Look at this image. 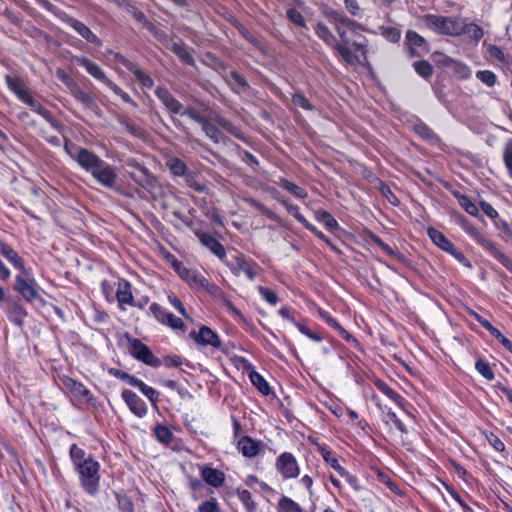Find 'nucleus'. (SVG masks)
<instances>
[{
    "label": "nucleus",
    "mask_w": 512,
    "mask_h": 512,
    "mask_svg": "<svg viewBox=\"0 0 512 512\" xmlns=\"http://www.w3.org/2000/svg\"><path fill=\"white\" fill-rule=\"evenodd\" d=\"M462 34H466L470 38H472V39L477 41V40H480L483 37L484 33H483L482 28L479 27L478 25L473 24V23L466 24L464 22V28H463V33Z\"/></svg>",
    "instance_id": "40"
},
{
    "label": "nucleus",
    "mask_w": 512,
    "mask_h": 512,
    "mask_svg": "<svg viewBox=\"0 0 512 512\" xmlns=\"http://www.w3.org/2000/svg\"><path fill=\"white\" fill-rule=\"evenodd\" d=\"M118 507L121 512H134L132 501L126 496H117Z\"/></svg>",
    "instance_id": "57"
},
{
    "label": "nucleus",
    "mask_w": 512,
    "mask_h": 512,
    "mask_svg": "<svg viewBox=\"0 0 512 512\" xmlns=\"http://www.w3.org/2000/svg\"><path fill=\"white\" fill-rule=\"evenodd\" d=\"M122 398L135 416L142 418L147 414L145 402L133 391L124 389L122 391Z\"/></svg>",
    "instance_id": "15"
},
{
    "label": "nucleus",
    "mask_w": 512,
    "mask_h": 512,
    "mask_svg": "<svg viewBox=\"0 0 512 512\" xmlns=\"http://www.w3.org/2000/svg\"><path fill=\"white\" fill-rule=\"evenodd\" d=\"M488 56H489V58H491L493 60H497V61H501V62L505 60L503 51L495 45H490L488 47Z\"/></svg>",
    "instance_id": "61"
},
{
    "label": "nucleus",
    "mask_w": 512,
    "mask_h": 512,
    "mask_svg": "<svg viewBox=\"0 0 512 512\" xmlns=\"http://www.w3.org/2000/svg\"><path fill=\"white\" fill-rule=\"evenodd\" d=\"M196 236L199 241L207 247L213 254L219 257L221 260L225 259L226 252L224 246L215 239L212 235L205 232H196Z\"/></svg>",
    "instance_id": "17"
},
{
    "label": "nucleus",
    "mask_w": 512,
    "mask_h": 512,
    "mask_svg": "<svg viewBox=\"0 0 512 512\" xmlns=\"http://www.w3.org/2000/svg\"><path fill=\"white\" fill-rule=\"evenodd\" d=\"M171 50L186 64L193 65L194 58L187 50V48L181 43H173Z\"/></svg>",
    "instance_id": "32"
},
{
    "label": "nucleus",
    "mask_w": 512,
    "mask_h": 512,
    "mask_svg": "<svg viewBox=\"0 0 512 512\" xmlns=\"http://www.w3.org/2000/svg\"><path fill=\"white\" fill-rule=\"evenodd\" d=\"M64 149L67 154L75 160L83 170L90 173L100 185L105 188H113L116 185L118 174L115 168L94 152L67 143Z\"/></svg>",
    "instance_id": "2"
},
{
    "label": "nucleus",
    "mask_w": 512,
    "mask_h": 512,
    "mask_svg": "<svg viewBox=\"0 0 512 512\" xmlns=\"http://www.w3.org/2000/svg\"><path fill=\"white\" fill-rule=\"evenodd\" d=\"M132 73L134 74L136 80L146 88H151L154 84L153 79L144 71L138 68H131Z\"/></svg>",
    "instance_id": "39"
},
{
    "label": "nucleus",
    "mask_w": 512,
    "mask_h": 512,
    "mask_svg": "<svg viewBox=\"0 0 512 512\" xmlns=\"http://www.w3.org/2000/svg\"><path fill=\"white\" fill-rule=\"evenodd\" d=\"M62 384L74 397L82 401H90L92 399L90 391L80 382L70 377H63Z\"/></svg>",
    "instance_id": "16"
},
{
    "label": "nucleus",
    "mask_w": 512,
    "mask_h": 512,
    "mask_svg": "<svg viewBox=\"0 0 512 512\" xmlns=\"http://www.w3.org/2000/svg\"><path fill=\"white\" fill-rule=\"evenodd\" d=\"M249 377H250L252 384L258 389V391L260 393H262L263 395L270 394V392H271L270 386H269L268 382L263 378L262 375H260L257 372H251Z\"/></svg>",
    "instance_id": "31"
},
{
    "label": "nucleus",
    "mask_w": 512,
    "mask_h": 512,
    "mask_svg": "<svg viewBox=\"0 0 512 512\" xmlns=\"http://www.w3.org/2000/svg\"><path fill=\"white\" fill-rule=\"evenodd\" d=\"M131 354L137 360L142 361L151 367H158L161 365V361L153 355L150 348L138 339H134L131 342Z\"/></svg>",
    "instance_id": "11"
},
{
    "label": "nucleus",
    "mask_w": 512,
    "mask_h": 512,
    "mask_svg": "<svg viewBox=\"0 0 512 512\" xmlns=\"http://www.w3.org/2000/svg\"><path fill=\"white\" fill-rule=\"evenodd\" d=\"M116 299L121 310L125 311L127 306H135L131 284L125 279L117 282Z\"/></svg>",
    "instance_id": "14"
},
{
    "label": "nucleus",
    "mask_w": 512,
    "mask_h": 512,
    "mask_svg": "<svg viewBox=\"0 0 512 512\" xmlns=\"http://www.w3.org/2000/svg\"><path fill=\"white\" fill-rule=\"evenodd\" d=\"M427 234L431 241L443 251H445V249L450 247V244H452V242L447 239L442 232L433 227L427 229Z\"/></svg>",
    "instance_id": "29"
},
{
    "label": "nucleus",
    "mask_w": 512,
    "mask_h": 512,
    "mask_svg": "<svg viewBox=\"0 0 512 512\" xmlns=\"http://www.w3.org/2000/svg\"><path fill=\"white\" fill-rule=\"evenodd\" d=\"M458 202L460 206L471 216L478 215V207L475 203H473L467 196L461 195L458 197Z\"/></svg>",
    "instance_id": "38"
},
{
    "label": "nucleus",
    "mask_w": 512,
    "mask_h": 512,
    "mask_svg": "<svg viewBox=\"0 0 512 512\" xmlns=\"http://www.w3.org/2000/svg\"><path fill=\"white\" fill-rule=\"evenodd\" d=\"M15 290H17L27 301H33L39 296L35 280L32 278H25L22 275L16 276Z\"/></svg>",
    "instance_id": "13"
},
{
    "label": "nucleus",
    "mask_w": 512,
    "mask_h": 512,
    "mask_svg": "<svg viewBox=\"0 0 512 512\" xmlns=\"http://www.w3.org/2000/svg\"><path fill=\"white\" fill-rule=\"evenodd\" d=\"M318 220L321 221L325 225V227L329 230H335L339 226L338 222L327 211L320 212L318 215Z\"/></svg>",
    "instance_id": "45"
},
{
    "label": "nucleus",
    "mask_w": 512,
    "mask_h": 512,
    "mask_svg": "<svg viewBox=\"0 0 512 512\" xmlns=\"http://www.w3.org/2000/svg\"><path fill=\"white\" fill-rule=\"evenodd\" d=\"M212 121L215 122V124L218 126L219 129L221 128V129L229 132L230 134L234 135L235 137L241 138L239 130L235 126H233L229 121L222 118L221 116L215 115L212 118Z\"/></svg>",
    "instance_id": "35"
},
{
    "label": "nucleus",
    "mask_w": 512,
    "mask_h": 512,
    "mask_svg": "<svg viewBox=\"0 0 512 512\" xmlns=\"http://www.w3.org/2000/svg\"><path fill=\"white\" fill-rule=\"evenodd\" d=\"M382 35L390 42H397L400 39V31L395 27H382Z\"/></svg>",
    "instance_id": "51"
},
{
    "label": "nucleus",
    "mask_w": 512,
    "mask_h": 512,
    "mask_svg": "<svg viewBox=\"0 0 512 512\" xmlns=\"http://www.w3.org/2000/svg\"><path fill=\"white\" fill-rule=\"evenodd\" d=\"M201 476L206 483L215 488L220 487L225 480V475L223 472L210 467L203 468L201 471Z\"/></svg>",
    "instance_id": "24"
},
{
    "label": "nucleus",
    "mask_w": 512,
    "mask_h": 512,
    "mask_svg": "<svg viewBox=\"0 0 512 512\" xmlns=\"http://www.w3.org/2000/svg\"><path fill=\"white\" fill-rule=\"evenodd\" d=\"M503 158L506 168L508 169L509 174L512 177V143H508L506 145L503 153Z\"/></svg>",
    "instance_id": "60"
},
{
    "label": "nucleus",
    "mask_w": 512,
    "mask_h": 512,
    "mask_svg": "<svg viewBox=\"0 0 512 512\" xmlns=\"http://www.w3.org/2000/svg\"><path fill=\"white\" fill-rule=\"evenodd\" d=\"M421 22L427 29L439 35L459 36L463 33L464 21L457 16L426 14Z\"/></svg>",
    "instance_id": "3"
},
{
    "label": "nucleus",
    "mask_w": 512,
    "mask_h": 512,
    "mask_svg": "<svg viewBox=\"0 0 512 512\" xmlns=\"http://www.w3.org/2000/svg\"><path fill=\"white\" fill-rule=\"evenodd\" d=\"M464 228L470 237H472L491 256L496 258L502 265H504L505 267H509L511 265V260L498 249L495 243L486 238L476 227L466 224Z\"/></svg>",
    "instance_id": "7"
},
{
    "label": "nucleus",
    "mask_w": 512,
    "mask_h": 512,
    "mask_svg": "<svg viewBox=\"0 0 512 512\" xmlns=\"http://www.w3.org/2000/svg\"><path fill=\"white\" fill-rule=\"evenodd\" d=\"M8 88L22 101V99L30 92L26 89L24 82L13 76H6L5 78Z\"/></svg>",
    "instance_id": "26"
},
{
    "label": "nucleus",
    "mask_w": 512,
    "mask_h": 512,
    "mask_svg": "<svg viewBox=\"0 0 512 512\" xmlns=\"http://www.w3.org/2000/svg\"><path fill=\"white\" fill-rule=\"evenodd\" d=\"M476 77H477V79H479L481 82H483L484 84H486L489 87L494 86L496 83V80H497L496 75L492 71H489V70L477 71Z\"/></svg>",
    "instance_id": "44"
},
{
    "label": "nucleus",
    "mask_w": 512,
    "mask_h": 512,
    "mask_svg": "<svg viewBox=\"0 0 512 512\" xmlns=\"http://www.w3.org/2000/svg\"><path fill=\"white\" fill-rule=\"evenodd\" d=\"M169 303L185 318H189V315L181 302V300L173 293H169L168 296Z\"/></svg>",
    "instance_id": "50"
},
{
    "label": "nucleus",
    "mask_w": 512,
    "mask_h": 512,
    "mask_svg": "<svg viewBox=\"0 0 512 512\" xmlns=\"http://www.w3.org/2000/svg\"><path fill=\"white\" fill-rule=\"evenodd\" d=\"M414 69L423 78H428L432 75L433 68L427 61H417L414 63Z\"/></svg>",
    "instance_id": "43"
},
{
    "label": "nucleus",
    "mask_w": 512,
    "mask_h": 512,
    "mask_svg": "<svg viewBox=\"0 0 512 512\" xmlns=\"http://www.w3.org/2000/svg\"><path fill=\"white\" fill-rule=\"evenodd\" d=\"M347 11L353 15L360 17L362 15V9L360 8L357 0H343Z\"/></svg>",
    "instance_id": "56"
},
{
    "label": "nucleus",
    "mask_w": 512,
    "mask_h": 512,
    "mask_svg": "<svg viewBox=\"0 0 512 512\" xmlns=\"http://www.w3.org/2000/svg\"><path fill=\"white\" fill-rule=\"evenodd\" d=\"M276 468L285 479L296 478L300 472L296 458L288 452L279 455Z\"/></svg>",
    "instance_id": "10"
},
{
    "label": "nucleus",
    "mask_w": 512,
    "mask_h": 512,
    "mask_svg": "<svg viewBox=\"0 0 512 512\" xmlns=\"http://www.w3.org/2000/svg\"><path fill=\"white\" fill-rule=\"evenodd\" d=\"M198 511L199 512H220L216 499H210L208 501L203 502L198 507Z\"/></svg>",
    "instance_id": "58"
},
{
    "label": "nucleus",
    "mask_w": 512,
    "mask_h": 512,
    "mask_svg": "<svg viewBox=\"0 0 512 512\" xmlns=\"http://www.w3.org/2000/svg\"><path fill=\"white\" fill-rule=\"evenodd\" d=\"M257 290H258L259 294L262 296V298L265 301H267L269 304L274 306L278 303L279 299H278L277 294L274 291H272L266 287H263V286H258Z\"/></svg>",
    "instance_id": "47"
},
{
    "label": "nucleus",
    "mask_w": 512,
    "mask_h": 512,
    "mask_svg": "<svg viewBox=\"0 0 512 512\" xmlns=\"http://www.w3.org/2000/svg\"><path fill=\"white\" fill-rule=\"evenodd\" d=\"M173 267L182 280H184L192 289H200L204 286L206 277L199 271L185 267L182 263L175 260Z\"/></svg>",
    "instance_id": "8"
},
{
    "label": "nucleus",
    "mask_w": 512,
    "mask_h": 512,
    "mask_svg": "<svg viewBox=\"0 0 512 512\" xmlns=\"http://www.w3.org/2000/svg\"><path fill=\"white\" fill-rule=\"evenodd\" d=\"M190 336L201 346L221 347V340L216 332L207 326H202L197 333L192 332Z\"/></svg>",
    "instance_id": "12"
},
{
    "label": "nucleus",
    "mask_w": 512,
    "mask_h": 512,
    "mask_svg": "<svg viewBox=\"0 0 512 512\" xmlns=\"http://www.w3.org/2000/svg\"><path fill=\"white\" fill-rule=\"evenodd\" d=\"M406 39L412 55L419 54L420 52H428V44L425 38L415 31H408Z\"/></svg>",
    "instance_id": "23"
},
{
    "label": "nucleus",
    "mask_w": 512,
    "mask_h": 512,
    "mask_svg": "<svg viewBox=\"0 0 512 512\" xmlns=\"http://www.w3.org/2000/svg\"><path fill=\"white\" fill-rule=\"evenodd\" d=\"M322 456H323L325 462L328 465H330L335 471H337L338 474L343 472L344 468L339 464L337 458L331 451L323 450Z\"/></svg>",
    "instance_id": "46"
},
{
    "label": "nucleus",
    "mask_w": 512,
    "mask_h": 512,
    "mask_svg": "<svg viewBox=\"0 0 512 512\" xmlns=\"http://www.w3.org/2000/svg\"><path fill=\"white\" fill-rule=\"evenodd\" d=\"M70 90L73 96L85 106H91L93 104L92 97L77 85H75V87L71 88Z\"/></svg>",
    "instance_id": "42"
},
{
    "label": "nucleus",
    "mask_w": 512,
    "mask_h": 512,
    "mask_svg": "<svg viewBox=\"0 0 512 512\" xmlns=\"http://www.w3.org/2000/svg\"><path fill=\"white\" fill-rule=\"evenodd\" d=\"M108 87L116 95L120 96L123 99V101H125L126 103H130L133 106H136V103L131 99V97L126 92H124L117 84H115L114 82H109Z\"/></svg>",
    "instance_id": "54"
},
{
    "label": "nucleus",
    "mask_w": 512,
    "mask_h": 512,
    "mask_svg": "<svg viewBox=\"0 0 512 512\" xmlns=\"http://www.w3.org/2000/svg\"><path fill=\"white\" fill-rule=\"evenodd\" d=\"M153 316L162 324L169 326L173 330H185V324L179 317L167 312L163 307L157 303H152L149 307Z\"/></svg>",
    "instance_id": "9"
},
{
    "label": "nucleus",
    "mask_w": 512,
    "mask_h": 512,
    "mask_svg": "<svg viewBox=\"0 0 512 512\" xmlns=\"http://www.w3.org/2000/svg\"><path fill=\"white\" fill-rule=\"evenodd\" d=\"M475 369L477 372L482 375L485 379L491 381L494 379V373L488 362L478 359L475 363Z\"/></svg>",
    "instance_id": "37"
},
{
    "label": "nucleus",
    "mask_w": 512,
    "mask_h": 512,
    "mask_svg": "<svg viewBox=\"0 0 512 512\" xmlns=\"http://www.w3.org/2000/svg\"><path fill=\"white\" fill-rule=\"evenodd\" d=\"M31 108L32 111L42 116L52 125H55V119L51 112L47 110L37 99H35L30 93L27 94L21 101Z\"/></svg>",
    "instance_id": "21"
},
{
    "label": "nucleus",
    "mask_w": 512,
    "mask_h": 512,
    "mask_svg": "<svg viewBox=\"0 0 512 512\" xmlns=\"http://www.w3.org/2000/svg\"><path fill=\"white\" fill-rule=\"evenodd\" d=\"M75 61L79 66L84 67L86 69L87 73H89L92 77L101 81L105 85L108 86V83L111 82L107 78L105 72L96 63L90 61L89 59H87L85 57H78L75 59Z\"/></svg>",
    "instance_id": "19"
},
{
    "label": "nucleus",
    "mask_w": 512,
    "mask_h": 512,
    "mask_svg": "<svg viewBox=\"0 0 512 512\" xmlns=\"http://www.w3.org/2000/svg\"><path fill=\"white\" fill-rule=\"evenodd\" d=\"M292 102L296 107H300L307 111L313 110L314 108L309 100L300 93H295L292 95Z\"/></svg>",
    "instance_id": "48"
},
{
    "label": "nucleus",
    "mask_w": 512,
    "mask_h": 512,
    "mask_svg": "<svg viewBox=\"0 0 512 512\" xmlns=\"http://www.w3.org/2000/svg\"><path fill=\"white\" fill-rule=\"evenodd\" d=\"M71 27L88 42L100 45L99 38L84 23L71 19L69 21Z\"/></svg>",
    "instance_id": "25"
},
{
    "label": "nucleus",
    "mask_w": 512,
    "mask_h": 512,
    "mask_svg": "<svg viewBox=\"0 0 512 512\" xmlns=\"http://www.w3.org/2000/svg\"><path fill=\"white\" fill-rule=\"evenodd\" d=\"M167 166H168L170 172L174 176L179 177V176H184L186 174L187 166L179 158H171V159H169L168 162H167Z\"/></svg>",
    "instance_id": "33"
},
{
    "label": "nucleus",
    "mask_w": 512,
    "mask_h": 512,
    "mask_svg": "<svg viewBox=\"0 0 512 512\" xmlns=\"http://www.w3.org/2000/svg\"><path fill=\"white\" fill-rule=\"evenodd\" d=\"M326 16L334 25L341 42H338L330 29L321 22L314 26L316 35L330 46L345 63L349 65L362 63V59H366V44L357 41L350 43L348 36L349 32L362 29V25L334 10L327 11Z\"/></svg>",
    "instance_id": "1"
},
{
    "label": "nucleus",
    "mask_w": 512,
    "mask_h": 512,
    "mask_svg": "<svg viewBox=\"0 0 512 512\" xmlns=\"http://www.w3.org/2000/svg\"><path fill=\"white\" fill-rule=\"evenodd\" d=\"M279 184L297 198L303 199L307 196L305 189L286 179L281 178Z\"/></svg>",
    "instance_id": "34"
},
{
    "label": "nucleus",
    "mask_w": 512,
    "mask_h": 512,
    "mask_svg": "<svg viewBox=\"0 0 512 512\" xmlns=\"http://www.w3.org/2000/svg\"><path fill=\"white\" fill-rule=\"evenodd\" d=\"M486 439L487 441L489 442V444L496 450V451H499V452H503L505 450V444L503 443V441L498 437L496 436L495 434L493 433H489L486 435Z\"/></svg>",
    "instance_id": "55"
},
{
    "label": "nucleus",
    "mask_w": 512,
    "mask_h": 512,
    "mask_svg": "<svg viewBox=\"0 0 512 512\" xmlns=\"http://www.w3.org/2000/svg\"><path fill=\"white\" fill-rule=\"evenodd\" d=\"M387 417L389 420L396 426V428L401 431L402 433H406L407 429L405 425L402 423V421L397 417L396 413L393 412L391 409L387 411Z\"/></svg>",
    "instance_id": "62"
},
{
    "label": "nucleus",
    "mask_w": 512,
    "mask_h": 512,
    "mask_svg": "<svg viewBox=\"0 0 512 512\" xmlns=\"http://www.w3.org/2000/svg\"><path fill=\"white\" fill-rule=\"evenodd\" d=\"M155 435L157 439L163 443H168L172 439L171 431L165 426H157L155 429Z\"/></svg>",
    "instance_id": "52"
},
{
    "label": "nucleus",
    "mask_w": 512,
    "mask_h": 512,
    "mask_svg": "<svg viewBox=\"0 0 512 512\" xmlns=\"http://www.w3.org/2000/svg\"><path fill=\"white\" fill-rule=\"evenodd\" d=\"M377 388L383 394H385L387 397L393 400L404 412H406L408 415H411V405L407 401H405L404 398H402L397 392L390 388L386 383L382 381L377 382Z\"/></svg>",
    "instance_id": "22"
},
{
    "label": "nucleus",
    "mask_w": 512,
    "mask_h": 512,
    "mask_svg": "<svg viewBox=\"0 0 512 512\" xmlns=\"http://www.w3.org/2000/svg\"><path fill=\"white\" fill-rule=\"evenodd\" d=\"M155 94L169 113L186 115L201 124V126L206 122L207 119L199 111L194 108L184 107L166 88L157 87Z\"/></svg>",
    "instance_id": "4"
},
{
    "label": "nucleus",
    "mask_w": 512,
    "mask_h": 512,
    "mask_svg": "<svg viewBox=\"0 0 512 512\" xmlns=\"http://www.w3.org/2000/svg\"><path fill=\"white\" fill-rule=\"evenodd\" d=\"M99 463L92 457H88L86 461L75 467L80 475V481L83 489L93 495L99 488Z\"/></svg>",
    "instance_id": "5"
},
{
    "label": "nucleus",
    "mask_w": 512,
    "mask_h": 512,
    "mask_svg": "<svg viewBox=\"0 0 512 512\" xmlns=\"http://www.w3.org/2000/svg\"><path fill=\"white\" fill-rule=\"evenodd\" d=\"M0 253L14 266V268L22 272L25 271L24 260L9 244L6 243Z\"/></svg>",
    "instance_id": "27"
},
{
    "label": "nucleus",
    "mask_w": 512,
    "mask_h": 512,
    "mask_svg": "<svg viewBox=\"0 0 512 512\" xmlns=\"http://www.w3.org/2000/svg\"><path fill=\"white\" fill-rule=\"evenodd\" d=\"M70 457L75 467L88 458L86 457L85 451L76 444L70 447Z\"/></svg>",
    "instance_id": "41"
},
{
    "label": "nucleus",
    "mask_w": 512,
    "mask_h": 512,
    "mask_svg": "<svg viewBox=\"0 0 512 512\" xmlns=\"http://www.w3.org/2000/svg\"><path fill=\"white\" fill-rule=\"evenodd\" d=\"M445 64L451 68L455 75L460 79H467L471 76L470 68L459 61L449 58L446 60Z\"/></svg>",
    "instance_id": "30"
},
{
    "label": "nucleus",
    "mask_w": 512,
    "mask_h": 512,
    "mask_svg": "<svg viewBox=\"0 0 512 512\" xmlns=\"http://www.w3.org/2000/svg\"><path fill=\"white\" fill-rule=\"evenodd\" d=\"M235 276L245 274L249 280H254L261 268L253 260H247L242 254L236 253L222 260Z\"/></svg>",
    "instance_id": "6"
},
{
    "label": "nucleus",
    "mask_w": 512,
    "mask_h": 512,
    "mask_svg": "<svg viewBox=\"0 0 512 512\" xmlns=\"http://www.w3.org/2000/svg\"><path fill=\"white\" fill-rule=\"evenodd\" d=\"M238 450L244 457L253 458L258 455L261 449V442L248 436H243L237 443Z\"/></svg>",
    "instance_id": "20"
},
{
    "label": "nucleus",
    "mask_w": 512,
    "mask_h": 512,
    "mask_svg": "<svg viewBox=\"0 0 512 512\" xmlns=\"http://www.w3.org/2000/svg\"><path fill=\"white\" fill-rule=\"evenodd\" d=\"M202 129L206 136L209 137L213 142L220 143L225 141L224 135L214 121L206 120V122L202 125Z\"/></svg>",
    "instance_id": "28"
},
{
    "label": "nucleus",
    "mask_w": 512,
    "mask_h": 512,
    "mask_svg": "<svg viewBox=\"0 0 512 512\" xmlns=\"http://www.w3.org/2000/svg\"><path fill=\"white\" fill-rule=\"evenodd\" d=\"M140 391L142 394H144L153 405H156L158 398H159V392L156 391L154 388L148 386L147 384H143Z\"/></svg>",
    "instance_id": "53"
},
{
    "label": "nucleus",
    "mask_w": 512,
    "mask_h": 512,
    "mask_svg": "<svg viewBox=\"0 0 512 512\" xmlns=\"http://www.w3.org/2000/svg\"><path fill=\"white\" fill-rule=\"evenodd\" d=\"M278 505L283 512H303L298 503L285 496L279 500Z\"/></svg>",
    "instance_id": "36"
},
{
    "label": "nucleus",
    "mask_w": 512,
    "mask_h": 512,
    "mask_svg": "<svg viewBox=\"0 0 512 512\" xmlns=\"http://www.w3.org/2000/svg\"><path fill=\"white\" fill-rule=\"evenodd\" d=\"M287 18L296 26L306 27L303 15L296 9L290 8L287 10Z\"/></svg>",
    "instance_id": "49"
},
{
    "label": "nucleus",
    "mask_w": 512,
    "mask_h": 512,
    "mask_svg": "<svg viewBox=\"0 0 512 512\" xmlns=\"http://www.w3.org/2000/svg\"><path fill=\"white\" fill-rule=\"evenodd\" d=\"M278 313L286 320L292 322L295 327H297V329L303 334L305 335L306 337H308L310 340L314 341V342H321L323 340L322 336L314 331H312L309 327H307L306 325L300 323V322H297L294 320V318L292 317L291 315V312L289 310V308L287 307H281L278 311Z\"/></svg>",
    "instance_id": "18"
},
{
    "label": "nucleus",
    "mask_w": 512,
    "mask_h": 512,
    "mask_svg": "<svg viewBox=\"0 0 512 512\" xmlns=\"http://www.w3.org/2000/svg\"><path fill=\"white\" fill-rule=\"evenodd\" d=\"M56 75L69 89L75 87L76 83L64 70L58 69Z\"/></svg>",
    "instance_id": "64"
},
{
    "label": "nucleus",
    "mask_w": 512,
    "mask_h": 512,
    "mask_svg": "<svg viewBox=\"0 0 512 512\" xmlns=\"http://www.w3.org/2000/svg\"><path fill=\"white\" fill-rule=\"evenodd\" d=\"M223 306L226 309V311L231 314L233 317L237 319H242L243 315L240 312L238 308H236L231 301L226 299L225 297L222 298Z\"/></svg>",
    "instance_id": "59"
},
{
    "label": "nucleus",
    "mask_w": 512,
    "mask_h": 512,
    "mask_svg": "<svg viewBox=\"0 0 512 512\" xmlns=\"http://www.w3.org/2000/svg\"><path fill=\"white\" fill-rule=\"evenodd\" d=\"M318 314L330 327L336 329L340 325L327 311L318 309Z\"/></svg>",
    "instance_id": "63"
}]
</instances>
